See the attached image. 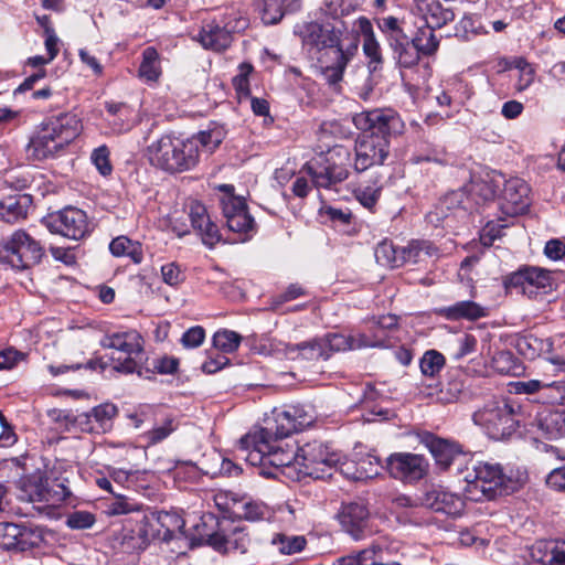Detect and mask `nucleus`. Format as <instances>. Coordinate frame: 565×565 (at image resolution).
<instances>
[{"label": "nucleus", "instance_id": "obj_54", "mask_svg": "<svg viewBox=\"0 0 565 565\" xmlns=\"http://www.w3.org/2000/svg\"><path fill=\"white\" fill-rule=\"evenodd\" d=\"M96 522L95 515L88 511H75L66 519V525L73 530H86Z\"/></svg>", "mask_w": 565, "mask_h": 565}, {"label": "nucleus", "instance_id": "obj_20", "mask_svg": "<svg viewBox=\"0 0 565 565\" xmlns=\"http://www.w3.org/2000/svg\"><path fill=\"white\" fill-rule=\"evenodd\" d=\"M264 423L265 426L256 428V430L273 434L276 438H286L292 433L300 430L292 415V411L290 409V405L275 407L271 411V415L266 417Z\"/></svg>", "mask_w": 565, "mask_h": 565}, {"label": "nucleus", "instance_id": "obj_42", "mask_svg": "<svg viewBox=\"0 0 565 565\" xmlns=\"http://www.w3.org/2000/svg\"><path fill=\"white\" fill-rule=\"evenodd\" d=\"M107 113L114 117L113 120H109L110 125H113V130L117 134L127 131L131 128L129 122H124L121 117L127 118L130 114L129 107L124 103H114L107 102L105 104Z\"/></svg>", "mask_w": 565, "mask_h": 565}, {"label": "nucleus", "instance_id": "obj_11", "mask_svg": "<svg viewBox=\"0 0 565 565\" xmlns=\"http://www.w3.org/2000/svg\"><path fill=\"white\" fill-rule=\"evenodd\" d=\"M507 289H519L529 298L545 295L554 287L553 274L539 267H524L507 276L504 280Z\"/></svg>", "mask_w": 565, "mask_h": 565}, {"label": "nucleus", "instance_id": "obj_58", "mask_svg": "<svg viewBox=\"0 0 565 565\" xmlns=\"http://www.w3.org/2000/svg\"><path fill=\"white\" fill-rule=\"evenodd\" d=\"M290 409L292 411V415L296 418L300 430L309 427L316 419L313 408L309 405H290Z\"/></svg>", "mask_w": 565, "mask_h": 565}, {"label": "nucleus", "instance_id": "obj_46", "mask_svg": "<svg viewBox=\"0 0 565 565\" xmlns=\"http://www.w3.org/2000/svg\"><path fill=\"white\" fill-rule=\"evenodd\" d=\"M445 362V356L440 352L428 350L420 359V371L424 375L434 377L444 369Z\"/></svg>", "mask_w": 565, "mask_h": 565}, {"label": "nucleus", "instance_id": "obj_28", "mask_svg": "<svg viewBox=\"0 0 565 565\" xmlns=\"http://www.w3.org/2000/svg\"><path fill=\"white\" fill-rule=\"evenodd\" d=\"M225 136L226 130L224 126L217 122H212L209 125L206 130H202L189 139L196 141V149L200 156L201 152L209 154L213 153L222 143Z\"/></svg>", "mask_w": 565, "mask_h": 565}, {"label": "nucleus", "instance_id": "obj_24", "mask_svg": "<svg viewBox=\"0 0 565 565\" xmlns=\"http://www.w3.org/2000/svg\"><path fill=\"white\" fill-rule=\"evenodd\" d=\"M417 8L425 20L426 28L440 29L455 19L451 9L444 8L438 0H419Z\"/></svg>", "mask_w": 565, "mask_h": 565}, {"label": "nucleus", "instance_id": "obj_35", "mask_svg": "<svg viewBox=\"0 0 565 565\" xmlns=\"http://www.w3.org/2000/svg\"><path fill=\"white\" fill-rule=\"evenodd\" d=\"M161 74L159 54L152 46L142 52V61L139 67V77L147 82H157Z\"/></svg>", "mask_w": 565, "mask_h": 565}, {"label": "nucleus", "instance_id": "obj_60", "mask_svg": "<svg viewBox=\"0 0 565 565\" xmlns=\"http://www.w3.org/2000/svg\"><path fill=\"white\" fill-rule=\"evenodd\" d=\"M477 339L475 335L465 333L457 339V350L454 353L456 360H460L463 356L471 354L476 351Z\"/></svg>", "mask_w": 565, "mask_h": 565}, {"label": "nucleus", "instance_id": "obj_26", "mask_svg": "<svg viewBox=\"0 0 565 565\" xmlns=\"http://www.w3.org/2000/svg\"><path fill=\"white\" fill-rule=\"evenodd\" d=\"M403 265L423 264L439 256V249L429 241L413 239L407 246L402 247Z\"/></svg>", "mask_w": 565, "mask_h": 565}, {"label": "nucleus", "instance_id": "obj_21", "mask_svg": "<svg viewBox=\"0 0 565 565\" xmlns=\"http://www.w3.org/2000/svg\"><path fill=\"white\" fill-rule=\"evenodd\" d=\"M205 50L223 52L227 50L233 41L231 31L215 21L204 22L194 38Z\"/></svg>", "mask_w": 565, "mask_h": 565}, {"label": "nucleus", "instance_id": "obj_25", "mask_svg": "<svg viewBox=\"0 0 565 565\" xmlns=\"http://www.w3.org/2000/svg\"><path fill=\"white\" fill-rule=\"evenodd\" d=\"M359 26L363 36V52L369 58V70L376 72L383 64L381 45L375 39L372 23L366 18L359 19Z\"/></svg>", "mask_w": 565, "mask_h": 565}, {"label": "nucleus", "instance_id": "obj_14", "mask_svg": "<svg viewBox=\"0 0 565 565\" xmlns=\"http://www.w3.org/2000/svg\"><path fill=\"white\" fill-rule=\"evenodd\" d=\"M386 469L395 479L404 482H415L425 477L428 462L420 455L397 452L386 459Z\"/></svg>", "mask_w": 565, "mask_h": 565}, {"label": "nucleus", "instance_id": "obj_40", "mask_svg": "<svg viewBox=\"0 0 565 565\" xmlns=\"http://www.w3.org/2000/svg\"><path fill=\"white\" fill-rule=\"evenodd\" d=\"M487 34L481 19L476 14H466L456 25V35L462 40L469 41L471 38Z\"/></svg>", "mask_w": 565, "mask_h": 565}, {"label": "nucleus", "instance_id": "obj_45", "mask_svg": "<svg viewBox=\"0 0 565 565\" xmlns=\"http://www.w3.org/2000/svg\"><path fill=\"white\" fill-rule=\"evenodd\" d=\"M242 341V337L231 330H221L213 335V345L223 353L235 352Z\"/></svg>", "mask_w": 565, "mask_h": 565}, {"label": "nucleus", "instance_id": "obj_43", "mask_svg": "<svg viewBox=\"0 0 565 565\" xmlns=\"http://www.w3.org/2000/svg\"><path fill=\"white\" fill-rule=\"evenodd\" d=\"M70 495V490L63 483L49 479L41 503H45L49 507H57L65 502Z\"/></svg>", "mask_w": 565, "mask_h": 565}, {"label": "nucleus", "instance_id": "obj_34", "mask_svg": "<svg viewBox=\"0 0 565 565\" xmlns=\"http://www.w3.org/2000/svg\"><path fill=\"white\" fill-rule=\"evenodd\" d=\"M375 259L381 266L391 268L403 266L402 248H396L390 241H382L374 252Z\"/></svg>", "mask_w": 565, "mask_h": 565}, {"label": "nucleus", "instance_id": "obj_39", "mask_svg": "<svg viewBox=\"0 0 565 565\" xmlns=\"http://www.w3.org/2000/svg\"><path fill=\"white\" fill-rule=\"evenodd\" d=\"M392 51L397 65L403 68H412L417 65L422 54L413 39L409 43H395V49Z\"/></svg>", "mask_w": 565, "mask_h": 565}, {"label": "nucleus", "instance_id": "obj_61", "mask_svg": "<svg viewBox=\"0 0 565 565\" xmlns=\"http://www.w3.org/2000/svg\"><path fill=\"white\" fill-rule=\"evenodd\" d=\"M204 339H205L204 329L200 326H196V327L190 328L189 330H186L183 333V335L181 338V343L184 348L193 349V348H198L199 345H201L203 343Z\"/></svg>", "mask_w": 565, "mask_h": 565}, {"label": "nucleus", "instance_id": "obj_51", "mask_svg": "<svg viewBox=\"0 0 565 565\" xmlns=\"http://www.w3.org/2000/svg\"><path fill=\"white\" fill-rule=\"evenodd\" d=\"M20 551H29L39 546L43 541L42 532L39 527L20 525Z\"/></svg>", "mask_w": 565, "mask_h": 565}, {"label": "nucleus", "instance_id": "obj_41", "mask_svg": "<svg viewBox=\"0 0 565 565\" xmlns=\"http://www.w3.org/2000/svg\"><path fill=\"white\" fill-rule=\"evenodd\" d=\"M179 427V423L173 417H167L162 423L156 424L154 427L147 433L143 437L148 445H157L167 439Z\"/></svg>", "mask_w": 565, "mask_h": 565}, {"label": "nucleus", "instance_id": "obj_31", "mask_svg": "<svg viewBox=\"0 0 565 565\" xmlns=\"http://www.w3.org/2000/svg\"><path fill=\"white\" fill-rule=\"evenodd\" d=\"M516 349L525 359L534 360L542 354H550L552 342L550 339H541L533 334H529L518 340Z\"/></svg>", "mask_w": 565, "mask_h": 565}, {"label": "nucleus", "instance_id": "obj_63", "mask_svg": "<svg viewBox=\"0 0 565 565\" xmlns=\"http://www.w3.org/2000/svg\"><path fill=\"white\" fill-rule=\"evenodd\" d=\"M179 361L173 356H161L153 360L152 366L160 374H173L178 370Z\"/></svg>", "mask_w": 565, "mask_h": 565}, {"label": "nucleus", "instance_id": "obj_37", "mask_svg": "<svg viewBox=\"0 0 565 565\" xmlns=\"http://www.w3.org/2000/svg\"><path fill=\"white\" fill-rule=\"evenodd\" d=\"M295 351H298L299 355L306 360L328 359V351L326 349V344H323L322 338H317L296 345L287 347L288 354Z\"/></svg>", "mask_w": 565, "mask_h": 565}, {"label": "nucleus", "instance_id": "obj_29", "mask_svg": "<svg viewBox=\"0 0 565 565\" xmlns=\"http://www.w3.org/2000/svg\"><path fill=\"white\" fill-rule=\"evenodd\" d=\"M428 447L437 465L443 469H447L455 458L462 452L458 444L436 437L429 440Z\"/></svg>", "mask_w": 565, "mask_h": 565}, {"label": "nucleus", "instance_id": "obj_19", "mask_svg": "<svg viewBox=\"0 0 565 565\" xmlns=\"http://www.w3.org/2000/svg\"><path fill=\"white\" fill-rule=\"evenodd\" d=\"M189 217L193 230L201 236L203 244L210 248L221 242L222 235L217 225L211 220L206 207L199 203L190 204Z\"/></svg>", "mask_w": 565, "mask_h": 565}, {"label": "nucleus", "instance_id": "obj_55", "mask_svg": "<svg viewBox=\"0 0 565 565\" xmlns=\"http://www.w3.org/2000/svg\"><path fill=\"white\" fill-rule=\"evenodd\" d=\"M161 276L162 280L171 287H178L185 279L181 267L174 262L161 266Z\"/></svg>", "mask_w": 565, "mask_h": 565}, {"label": "nucleus", "instance_id": "obj_47", "mask_svg": "<svg viewBox=\"0 0 565 565\" xmlns=\"http://www.w3.org/2000/svg\"><path fill=\"white\" fill-rule=\"evenodd\" d=\"M435 29L424 28L419 29L414 40V44L418 47L419 52L424 55L434 54L438 46L439 41L434 33Z\"/></svg>", "mask_w": 565, "mask_h": 565}, {"label": "nucleus", "instance_id": "obj_62", "mask_svg": "<svg viewBox=\"0 0 565 565\" xmlns=\"http://www.w3.org/2000/svg\"><path fill=\"white\" fill-rule=\"evenodd\" d=\"M546 486L554 491L565 490V466L553 469L545 479Z\"/></svg>", "mask_w": 565, "mask_h": 565}, {"label": "nucleus", "instance_id": "obj_49", "mask_svg": "<svg viewBox=\"0 0 565 565\" xmlns=\"http://www.w3.org/2000/svg\"><path fill=\"white\" fill-rule=\"evenodd\" d=\"M541 397L548 404H565V382L544 381Z\"/></svg>", "mask_w": 565, "mask_h": 565}, {"label": "nucleus", "instance_id": "obj_1", "mask_svg": "<svg viewBox=\"0 0 565 565\" xmlns=\"http://www.w3.org/2000/svg\"><path fill=\"white\" fill-rule=\"evenodd\" d=\"M294 32L300 38L302 47L317 57L327 83L331 86L338 85L350 58L358 50L356 41L344 47L340 29L317 22L299 23Z\"/></svg>", "mask_w": 565, "mask_h": 565}, {"label": "nucleus", "instance_id": "obj_50", "mask_svg": "<svg viewBox=\"0 0 565 565\" xmlns=\"http://www.w3.org/2000/svg\"><path fill=\"white\" fill-rule=\"evenodd\" d=\"M49 478L42 475H35L24 481L23 489L28 495L29 501L40 502L42 501V494L45 491Z\"/></svg>", "mask_w": 565, "mask_h": 565}, {"label": "nucleus", "instance_id": "obj_64", "mask_svg": "<svg viewBox=\"0 0 565 565\" xmlns=\"http://www.w3.org/2000/svg\"><path fill=\"white\" fill-rule=\"evenodd\" d=\"M326 215L334 225H345L351 222L352 213L349 209H338L333 206L326 207Z\"/></svg>", "mask_w": 565, "mask_h": 565}, {"label": "nucleus", "instance_id": "obj_44", "mask_svg": "<svg viewBox=\"0 0 565 565\" xmlns=\"http://www.w3.org/2000/svg\"><path fill=\"white\" fill-rule=\"evenodd\" d=\"M142 509V504L129 497L118 494L107 503V513L109 515H121L138 512Z\"/></svg>", "mask_w": 565, "mask_h": 565}, {"label": "nucleus", "instance_id": "obj_53", "mask_svg": "<svg viewBox=\"0 0 565 565\" xmlns=\"http://www.w3.org/2000/svg\"><path fill=\"white\" fill-rule=\"evenodd\" d=\"M90 160L102 175L107 177L111 173L113 167L109 160V150L106 146L96 148L92 152Z\"/></svg>", "mask_w": 565, "mask_h": 565}, {"label": "nucleus", "instance_id": "obj_16", "mask_svg": "<svg viewBox=\"0 0 565 565\" xmlns=\"http://www.w3.org/2000/svg\"><path fill=\"white\" fill-rule=\"evenodd\" d=\"M420 504L451 518L460 516L466 505L461 495L443 487H431L427 490L420 498Z\"/></svg>", "mask_w": 565, "mask_h": 565}, {"label": "nucleus", "instance_id": "obj_3", "mask_svg": "<svg viewBox=\"0 0 565 565\" xmlns=\"http://www.w3.org/2000/svg\"><path fill=\"white\" fill-rule=\"evenodd\" d=\"M282 438L260 430H252L239 439L238 452L252 466H259L262 475L275 476V471L295 469L299 471V456L292 445L282 444Z\"/></svg>", "mask_w": 565, "mask_h": 565}, {"label": "nucleus", "instance_id": "obj_5", "mask_svg": "<svg viewBox=\"0 0 565 565\" xmlns=\"http://www.w3.org/2000/svg\"><path fill=\"white\" fill-rule=\"evenodd\" d=\"M299 456V472L306 476L313 477L315 479L331 478L333 476L332 470H337L338 465H341L340 470L349 478L360 480L363 478H371L373 475H377V469H364L361 462V471L356 470L353 473L349 472L350 465L348 462H341V454L330 450L327 445L321 441L313 440L305 444L298 448Z\"/></svg>", "mask_w": 565, "mask_h": 565}, {"label": "nucleus", "instance_id": "obj_17", "mask_svg": "<svg viewBox=\"0 0 565 565\" xmlns=\"http://www.w3.org/2000/svg\"><path fill=\"white\" fill-rule=\"evenodd\" d=\"M500 200V207L504 214L510 216L522 214L531 204L530 186L521 178H511L504 182Z\"/></svg>", "mask_w": 565, "mask_h": 565}, {"label": "nucleus", "instance_id": "obj_33", "mask_svg": "<svg viewBox=\"0 0 565 565\" xmlns=\"http://www.w3.org/2000/svg\"><path fill=\"white\" fill-rule=\"evenodd\" d=\"M110 253L116 257L127 256L135 264L142 262L143 255L138 242H134L126 236H118L109 244Z\"/></svg>", "mask_w": 565, "mask_h": 565}, {"label": "nucleus", "instance_id": "obj_30", "mask_svg": "<svg viewBox=\"0 0 565 565\" xmlns=\"http://www.w3.org/2000/svg\"><path fill=\"white\" fill-rule=\"evenodd\" d=\"M443 312L450 320H477L487 316V308L475 301L465 300L446 307Z\"/></svg>", "mask_w": 565, "mask_h": 565}, {"label": "nucleus", "instance_id": "obj_36", "mask_svg": "<svg viewBox=\"0 0 565 565\" xmlns=\"http://www.w3.org/2000/svg\"><path fill=\"white\" fill-rule=\"evenodd\" d=\"M382 189L383 178L379 174L372 184L360 185L354 191V195L364 207L372 211L381 196Z\"/></svg>", "mask_w": 565, "mask_h": 565}, {"label": "nucleus", "instance_id": "obj_8", "mask_svg": "<svg viewBox=\"0 0 565 565\" xmlns=\"http://www.w3.org/2000/svg\"><path fill=\"white\" fill-rule=\"evenodd\" d=\"M465 480L467 492L475 501L492 500L498 495L508 494L511 490L508 486L510 480L499 463L477 462L466 473Z\"/></svg>", "mask_w": 565, "mask_h": 565}, {"label": "nucleus", "instance_id": "obj_56", "mask_svg": "<svg viewBox=\"0 0 565 565\" xmlns=\"http://www.w3.org/2000/svg\"><path fill=\"white\" fill-rule=\"evenodd\" d=\"M375 322L376 324H379L381 334H374L373 337H369V339L375 340L376 338H379L382 341L376 344H370L369 347H384L387 341V330L393 329L397 326V317L394 315H384L375 319Z\"/></svg>", "mask_w": 565, "mask_h": 565}, {"label": "nucleus", "instance_id": "obj_59", "mask_svg": "<svg viewBox=\"0 0 565 565\" xmlns=\"http://www.w3.org/2000/svg\"><path fill=\"white\" fill-rule=\"evenodd\" d=\"M20 534V525L14 523H0V548L13 550V539Z\"/></svg>", "mask_w": 565, "mask_h": 565}, {"label": "nucleus", "instance_id": "obj_18", "mask_svg": "<svg viewBox=\"0 0 565 565\" xmlns=\"http://www.w3.org/2000/svg\"><path fill=\"white\" fill-rule=\"evenodd\" d=\"M118 408L113 403L97 405L88 413L77 415L73 422L82 431L89 434H105L113 428L114 418Z\"/></svg>", "mask_w": 565, "mask_h": 565}, {"label": "nucleus", "instance_id": "obj_13", "mask_svg": "<svg viewBox=\"0 0 565 565\" xmlns=\"http://www.w3.org/2000/svg\"><path fill=\"white\" fill-rule=\"evenodd\" d=\"M222 210L228 230L239 235L235 242L247 241L254 232L255 223L245 201L234 195L226 196L222 200Z\"/></svg>", "mask_w": 565, "mask_h": 565}, {"label": "nucleus", "instance_id": "obj_27", "mask_svg": "<svg viewBox=\"0 0 565 565\" xmlns=\"http://www.w3.org/2000/svg\"><path fill=\"white\" fill-rule=\"evenodd\" d=\"M31 204L26 194H13L0 200V217L7 223H14L24 218Z\"/></svg>", "mask_w": 565, "mask_h": 565}, {"label": "nucleus", "instance_id": "obj_6", "mask_svg": "<svg viewBox=\"0 0 565 565\" xmlns=\"http://www.w3.org/2000/svg\"><path fill=\"white\" fill-rule=\"evenodd\" d=\"M150 163L170 173L193 169L199 163L196 141L174 135H163L147 148Z\"/></svg>", "mask_w": 565, "mask_h": 565}, {"label": "nucleus", "instance_id": "obj_10", "mask_svg": "<svg viewBox=\"0 0 565 565\" xmlns=\"http://www.w3.org/2000/svg\"><path fill=\"white\" fill-rule=\"evenodd\" d=\"M3 258L14 268L24 269L40 263L41 244L23 230L15 231L3 245Z\"/></svg>", "mask_w": 565, "mask_h": 565}, {"label": "nucleus", "instance_id": "obj_32", "mask_svg": "<svg viewBox=\"0 0 565 565\" xmlns=\"http://www.w3.org/2000/svg\"><path fill=\"white\" fill-rule=\"evenodd\" d=\"M235 508L239 516L252 522L269 520L273 516L271 510L265 503L252 499L236 501Z\"/></svg>", "mask_w": 565, "mask_h": 565}, {"label": "nucleus", "instance_id": "obj_7", "mask_svg": "<svg viewBox=\"0 0 565 565\" xmlns=\"http://www.w3.org/2000/svg\"><path fill=\"white\" fill-rule=\"evenodd\" d=\"M351 153L347 147L333 146L307 162L302 169L317 188L329 189L349 177Z\"/></svg>", "mask_w": 565, "mask_h": 565}, {"label": "nucleus", "instance_id": "obj_9", "mask_svg": "<svg viewBox=\"0 0 565 565\" xmlns=\"http://www.w3.org/2000/svg\"><path fill=\"white\" fill-rule=\"evenodd\" d=\"M520 405L499 401L487 404L473 414V422L482 426L493 439H503L515 431L519 425Z\"/></svg>", "mask_w": 565, "mask_h": 565}, {"label": "nucleus", "instance_id": "obj_48", "mask_svg": "<svg viewBox=\"0 0 565 565\" xmlns=\"http://www.w3.org/2000/svg\"><path fill=\"white\" fill-rule=\"evenodd\" d=\"M287 0H264L262 20L265 24H275L281 20Z\"/></svg>", "mask_w": 565, "mask_h": 565}, {"label": "nucleus", "instance_id": "obj_15", "mask_svg": "<svg viewBox=\"0 0 565 565\" xmlns=\"http://www.w3.org/2000/svg\"><path fill=\"white\" fill-rule=\"evenodd\" d=\"M342 530L354 541L365 539L370 533V512L363 502H350L344 504L338 514Z\"/></svg>", "mask_w": 565, "mask_h": 565}, {"label": "nucleus", "instance_id": "obj_2", "mask_svg": "<svg viewBox=\"0 0 565 565\" xmlns=\"http://www.w3.org/2000/svg\"><path fill=\"white\" fill-rule=\"evenodd\" d=\"M352 121L359 130L371 131L355 141L354 170L363 172L383 166L390 154L386 136L403 132L404 122L401 117L391 109H373L355 114Z\"/></svg>", "mask_w": 565, "mask_h": 565}, {"label": "nucleus", "instance_id": "obj_4", "mask_svg": "<svg viewBox=\"0 0 565 565\" xmlns=\"http://www.w3.org/2000/svg\"><path fill=\"white\" fill-rule=\"evenodd\" d=\"M81 118L74 113H62L44 119L36 126L28 151L38 160L58 156L82 132Z\"/></svg>", "mask_w": 565, "mask_h": 565}, {"label": "nucleus", "instance_id": "obj_52", "mask_svg": "<svg viewBox=\"0 0 565 565\" xmlns=\"http://www.w3.org/2000/svg\"><path fill=\"white\" fill-rule=\"evenodd\" d=\"M253 70L254 68L252 64L242 63L238 66V74L233 77V86L239 97H247L249 95L248 77Z\"/></svg>", "mask_w": 565, "mask_h": 565}, {"label": "nucleus", "instance_id": "obj_57", "mask_svg": "<svg viewBox=\"0 0 565 565\" xmlns=\"http://www.w3.org/2000/svg\"><path fill=\"white\" fill-rule=\"evenodd\" d=\"M507 226V224L494 221L488 222L480 233V243L486 247H490L495 239L502 236V231Z\"/></svg>", "mask_w": 565, "mask_h": 565}, {"label": "nucleus", "instance_id": "obj_22", "mask_svg": "<svg viewBox=\"0 0 565 565\" xmlns=\"http://www.w3.org/2000/svg\"><path fill=\"white\" fill-rule=\"evenodd\" d=\"M322 340L328 351V359L334 352L367 348L370 344H376L382 341L379 338L371 340L365 333H355L350 335L342 333H328L322 337Z\"/></svg>", "mask_w": 565, "mask_h": 565}, {"label": "nucleus", "instance_id": "obj_12", "mask_svg": "<svg viewBox=\"0 0 565 565\" xmlns=\"http://www.w3.org/2000/svg\"><path fill=\"white\" fill-rule=\"evenodd\" d=\"M42 224L53 234L70 239H81L88 232L87 215L76 207H65L42 218Z\"/></svg>", "mask_w": 565, "mask_h": 565}, {"label": "nucleus", "instance_id": "obj_23", "mask_svg": "<svg viewBox=\"0 0 565 565\" xmlns=\"http://www.w3.org/2000/svg\"><path fill=\"white\" fill-rule=\"evenodd\" d=\"M100 345L107 349H115L126 353L128 356L138 355L143 350V340L136 330L115 332L105 335Z\"/></svg>", "mask_w": 565, "mask_h": 565}, {"label": "nucleus", "instance_id": "obj_38", "mask_svg": "<svg viewBox=\"0 0 565 565\" xmlns=\"http://www.w3.org/2000/svg\"><path fill=\"white\" fill-rule=\"evenodd\" d=\"M270 542L282 555L299 553L307 544V540L302 535H286L282 533L274 534Z\"/></svg>", "mask_w": 565, "mask_h": 565}]
</instances>
